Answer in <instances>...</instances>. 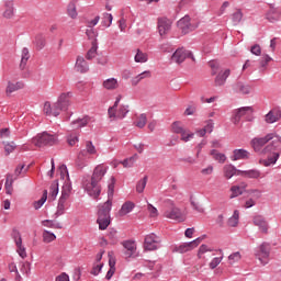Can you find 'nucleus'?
Here are the masks:
<instances>
[{"label":"nucleus","instance_id":"nucleus-1","mask_svg":"<svg viewBox=\"0 0 281 281\" xmlns=\"http://www.w3.org/2000/svg\"><path fill=\"white\" fill-rule=\"evenodd\" d=\"M108 170L109 167L104 165H98L93 170L91 181L83 182L85 190L88 192L89 196H92V199H98V196H100V193L102 192L100 182L104 178V175H106Z\"/></svg>","mask_w":281,"mask_h":281},{"label":"nucleus","instance_id":"nucleus-2","mask_svg":"<svg viewBox=\"0 0 281 281\" xmlns=\"http://www.w3.org/2000/svg\"><path fill=\"white\" fill-rule=\"evenodd\" d=\"M121 100L122 94H119L114 104L108 109V115L111 122H115L116 120H124V117H126L131 111L128 110V105H120Z\"/></svg>","mask_w":281,"mask_h":281},{"label":"nucleus","instance_id":"nucleus-3","mask_svg":"<svg viewBox=\"0 0 281 281\" xmlns=\"http://www.w3.org/2000/svg\"><path fill=\"white\" fill-rule=\"evenodd\" d=\"M111 207H113L111 202H105L99 206L97 223L101 231L106 229L111 225Z\"/></svg>","mask_w":281,"mask_h":281},{"label":"nucleus","instance_id":"nucleus-4","mask_svg":"<svg viewBox=\"0 0 281 281\" xmlns=\"http://www.w3.org/2000/svg\"><path fill=\"white\" fill-rule=\"evenodd\" d=\"M71 98H74V92L71 91L59 94L57 102L54 103L55 117H58L61 111H67L69 109L71 105Z\"/></svg>","mask_w":281,"mask_h":281},{"label":"nucleus","instance_id":"nucleus-5","mask_svg":"<svg viewBox=\"0 0 281 281\" xmlns=\"http://www.w3.org/2000/svg\"><path fill=\"white\" fill-rule=\"evenodd\" d=\"M165 218H170L171 221H178L182 223L183 221V213H181V209L175 205V201L167 199L165 200Z\"/></svg>","mask_w":281,"mask_h":281},{"label":"nucleus","instance_id":"nucleus-6","mask_svg":"<svg viewBox=\"0 0 281 281\" xmlns=\"http://www.w3.org/2000/svg\"><path fill=\"white\" fill-rule=\"evenodd\" d=\"M56 142H58V137L47 132H43L42 134H38L32 138V144L38 148H42V146H54Z\"/></svg>","mask_w":281,"mask_h":281},{"label":"nucleus","instance_id":"nucleus-7","mask_svg":"<svg viewBox=\"0 0 281 281\" xmlns=\"http://www.w3.org/2000/svg\"><path fill=\"white\" fill-rule=\"evenodd\" d=\"M161 247V237L155 235V233L145 236L144 249L146 251H156Z\"/></svg>","mask_w":281,"mask_h":281},{"label":"nucleus","instance_id":"nucleus-8","mask_svg":"<svg viewBox=\"0 0 281 281\" xmlns=\"http://www.w3.org/2000/svg\"><path fill=\"white\" fill-rule=\"evenodd\" d=\"M271 254V245H269V243H262L255 251V256L256 258H258V260H260L261 265H268L269 260H267L269 258Z\"/></svg>","mask_w":281,"mask_h":281},{"label":"nucleus","instance_id":"nucleus-9","mask_svg":"<svg viewBox=\"0 0 281 281\" xmlns=\"http://www.w3.org/2000/svg\"><path fill=\"white\" fill-rule=\"evenodd\" d=\"M186 58H191L193 63L196 60L192 52L183 47L178 48L171 56V60H173V63H177L178 65H181V63H183Z\"/></svg>","mask_w":281,"mask_h":281},{"label":"nucleus","instance_id":"nucleus-10","mask_svg":"<svg viewBox=\"0 0 281 281\" xmlns=\"http://www.w3.org/2000/svg\"><path fill=\"white\" fill-rule=\"evenodd\" d=\"M273 137H276L273 133L267 134L263 137H255L251 139L250 145L255 153H260L262 151V147L266 146V144H269Z\"/></svg>","mask_w":281,"mask_h":281},{"label":"nucleus","instance_id":"nucleus-11","mask_svg":"<svg viewBox=\"0 0 281 281\" xmlns=\"http://www.w3.org/2000/svg\"><path fill=\"white\" fill-rule=\"evenodd\" d=\"M15 247H16V252L21 258H27V252L25 251V246H23V238L21 237V232L13 229L11 234Z\"/></svg>","mask_w":281,"mask_h":281},{"label":"nucleus","instance_id":"nucleus-12","mask_svg":"<svg viewBox=\"0 0 281 281\" xmlns=\"http://www.w3.org/2000/svg\"><path fill=\"white\" fill-rule=\"evenodd\" d=\"M122 245L125 249L124 256L126 260H128V258H137V244H135L134 240H125Z\"/></svg>","mask_w":281,"mask_h":281},{"label":"nucleus","instance_id":"nucleus-13","mask_svg":"<svg viewBox=\"0 0 281 281\" xmlns=\"http://www.w3.org/2000/svg\"><path fill=\"white\" fill-rule=\"evenodd\" d=\"M248 113H254V108L243 106V108H239L237 110H234L233 111V117H232L233 124H239L240 119L245 117V115H247Z\"/></svg>","mask_w":281,"mask_h":281},{"label":"nucleus","instance_id":"nucleus-14","mask_svg":"<svg viewBox=\"0 0 281 281\" xmlns=\"http://www.w3.org/2000/svg\"><path fill=\"white\" fill-rule=\"evenodd\" d=\"M172 30V22L166 18L158 19V32L164 38Z\"/></svg>","mask_w":281,"mask_h":281},{"label":"nucleus","instance_id":"nucleus-15","mask_svg":"<svg viewBox=\"0 0 281 281\" xmlns=\"http://www.w3.org/2000/svg\"><path fill=\"white\" fill-rule=\"evenodd\" d=\"M280 119H281V110L279 108H274L270 110L265 115V122L267 124H276V122H280Z\"/></svg>","mask_w":281,"mask_h":281},{"label":"nucleus","instance_id":"nucleus-16","mask_svg":"<svg viewBox=\"0 0 281 281\" xmlns=\"http://www.w3.org/2000/svg\"><path fill=\"white\" fill-rule=\"evenodd\" d=\"M179 30L182 31V34H188V32H192L194 26L190 23V16L186 15L184 18L180 19L177 23Z\"/></svg>","mask_w":281,"mask_h":281},{"label":"nucleus","instance_id":"nucleus-17","mask_svg":"<svg viewBox=\"0 0 281 281\" xmlns=\"http://www.w3.org/2000/svg\"><path fill=\"white\" fill-rule=\"evenodd\" d=\"M252 223L254 225H256V227H259L260 232H262L263 234H267V232H269V224L267 223V220L262 217V215H256L252 218Z\"/></svg>","mask_w":281,"mask_h":281},{"label":"nucleus","instance_id":"nucleus-18","mask_svg":"<svg viewBox=\"0 0 281 281\" xmlns=\"http://www.w3.org/2000/svg\"><path fill=\"white\" fill-rule=\"evenodd\" d=\"M266 19L269 23H278L280 21V11L273 4H270V9L266 13Z\"/></svg>","mask_w":281,"mask_h":281},{"label":"nucleus","instance_id":"nucleus-19","mask_svg":"<svg viewBox=\"0 0 281 281\" xmlns=\"http://www.w3.org/2000/svg\"><path fill=\"white\" fill-rule=\"evenodd\" d=\"M75 69L79 74H87V71H89V63H87V60H85V57L77 56Z\"/></svg>","mask_w":281,"mask_h":281},{"label":"nucleus","instance_id":"nucleus-20","mask_svg":"<svg viewBox=\"0 0 281 281\" xmlns=\"http://www.w3.org/2000/svg\"><path fill=\"white\" fill-rule=\"evenodd\" d=\"M238 175L240 177H245V179H260L262 172L258 169H249V170H238Z\"/></svg>","mask_w":281,"mask_h":281},{"label":"nucleus","instance_id":"nucleus-21","mask_svg":"<svg viewBox=\"0 0 281 281\" xmlns=\"http://www.w3.org/2000/svg\"><path fill=\"white\" fill-rule=\"evenodd\" d=\"M249 151L246 149H235L231 159L232 161H240L243 159H249Z\"/></svg>","mask_w":281,"mask_h":281},{"label":"nucleus","instance_id":"nucleus-22","mask_svg":"<svg viewBox=\"0 0 281 281\" xmlns=\"http://www.w3.org/2000/svg\"><path fill=\"white\" fill-rule=\"evenodd\" d=\"M67 201H69V198L65 195H60L57 204V211L55 213V216H63L65 214V210L67 207Z\"/></svg>","mask_w":281,"mask_h":281},{"label":"nucleus","instance_id":"nucleus-23","mask_svg":"<svg viewBox=\"0 0 281 281\" xmlns=\"http://www.w3.org/2000/svg\"><path fill=\"white\" fill-rule=\"evenodd\" d=\"M229 74H232L229 69H226L224 72H220L215 77L216 87H223V85H225V82L227 81V78H229Z\"/></svg>","mask_w":281,"mask_h":281},{"label":"nucleus","instance_id":"nucleus-24","mask_svg":"<svg viewBox=\"0 0 281 281\" xmlns=\"http://www.w3.org/2000/svg\"><path fill=\"white\" fill-rule=\"evenodd\" d=\"M235 91H238V93H241L243 95H249L251 93V86L238 81L235 85Z\"/></svg>","mask_w":281,"mask_h":281},{"label":"nucleus","instance_id":"nucleus-25","mask_svg":"<svg viewBox=\"0 0 281 281\" xmlns=\"http://www.w3.org/2000/svg\"><path fill=\"white\" fill-rule=\"evenodd\" d=\"M115 192V177L111 178V183L108 186V200L105 203H110L113 206V194Z\"/></svg>","mask_w":281,"mask_h":281},{"label":"nucleus","instance_id":"nucleus-26","mask_svg":"<svg viewBox=\"0 0 281 281\" xmlns=\"http://www.w3.org/2000/svg\"><path fill=\"white\" fill-rule=\"evenodd\" d=\"M85 157H87V151L81 150L76 159V166L79 170L87 168V159H85Z\"/></svg>","mask_w":281,"mask_h":281},{"label":"nucleus","instance_id":"nucleus-27","mask_svg":"<svg viewBox=\"0 0 281 281\" xmlns=\"http://www.w3.org/2000/svg\"><path fill=\"white\" fill-rule=\"evenodd\" d=\"M98 56V40H93L91 44V48L87 52L86 58L87 60H93Z\"/></svg>","mask_w":281,"mask_h":281},{"label":"nucleus","instance_id":"nucleus-28","mask_svg":"<svg viewBox=\"0 0 281 281\" xmlns=\"http://www.w3.org/2000/svg\"><path fill=\"white\" fill-rule=\"evenodd\" d=\"M135 209V203L133 202H125L121 210L119 211V216H126V214H131Z\"/></svg>","mask_w":281,"mask_h":281},{"label":"nucleus","instance_id":"nucleus-29","mask_svg":"<svg viewBox=\"0 0 281 281\" xmlns=\"http://www.w3.org/2000/svg\"><path fill=\"white\" fill-rule=\"evenodd\" d=\"M278 159H280V153H273V156H269L268 159L260 160V164L266 168H269V166H274V164L278 162Z\"/></svg>","mask_w":281,"mask_h":281},{"label":"nucleus","instance_id":"nucleus-30","mask_svg":"<svg viewBox=\"0 0 281 281\" xmlns=\"http://www.w3.org/2000/svg\"><path fill=\"white\" fill-rule=\"evenodd\" d=\"M103 87L108 91H113V90L117 89V87H120V83L117 82V79L109 78L103 81Z\"/></svg>","mask_w":281,"mask_h":281},{"label":"nucleus","instance_id":"nucleus-31","mask_svg":"<svg viewBox=\"0 0 281 281\" xmlns=\"http://www.w3.org/2000/svg\"><path fill=\"white\" fill-rule=\"evenodd\" d=\"M238 175V169L234 165H225L224 166V177L226 179H232V177Z\"/></svg>","mask_w":281,"mask_h":281},{"label":"nucleus","instance_id":"nucleus-32","mask_svg":"<svg viewBox=\"0 0 281 281\" xmlns=\"http://www.w3.org/2000/svg\"><path fill=\"white\" fill-rule=\"evenodd\" d=\"M30 49L27 47L22 48L20 69H25V66L27 65V60H30Z\"/></svg>","mask_w":281,"mask_h":281},{"label":"nucleus","instance_id":"nucleus-33","mask_svg":"<svg viewBox=\"0 0 281 281\" xmlns=\"http://www.w3.org/2000/svg\"><path fill=\"white\" fill-rule=\"evenodd\" d=\"M19 89H23V82L18 81L15 83L9 81L7 86V95H11V93H14V91H19Z\"/></svg>","mask_w":281,"mask_h":281},{"label":"nucleus","instance_id":"nucleus-34","mask_svg":"<svg viewBox=\"0 0 281 281\" xmlns=\"http://www.w3.org/2000/svg\"><path fill=\"white\" fill-rule=\"evenodd\" d=\"M151 74L149 70H145L132 79L133 87H137L142 80L150 78Z\"/></svg>","mask_w":281,"mask_h":281},{"label":"nucleus","instance_id":"nucleus-35","mask_svg":"<svg viewBox=\"0 0 281 281\" xmlns=\"http://www.w3.org/2000/svg\"><path fill=\"white\" fill-rule=\"evenodd\" d=\"M271 60H273L271 56H269L268 54L263 55L262 58L259 60V71H267V67L269 63H271Z\"/></svg>","mask_w":281,"mask_h":281},{"label":"nucleus","instance_id":"nucleus-36","mask_svg":"<svg viewBox=\"0 0 281 281\" xmlns=\"http://www.w3.org/2000/svg\"><path fill=\"white\" fill-rule=\"evenodd\" d=\"M56 196H58V180L52 182L48 199L49 201H56Z\"/></svg>","mask_w":281,"mask_h":281},{"label":"nucleus","instance_id":"nucleus-37","mask_svg":"<svg viewBox=\"0 0 281 281\" xmlns=\"http://www.w3.org/2000/svg\"><path fill=\"white\" fill-rule=\"evenodd\" d=\"M211 155L215 161H218V164H225V161H227V156H225L223 153H218L216 149H212Z\"/></svg>","mask_w":281,"mask_h":281},{"label":"nucleus","instance_id":"nucleus-38","mask_svg":"<svg viewBox=\"0 0 281 281\" xmlns=\"http://www.w3.org/2000/svg\"><path fill=\"white\" fill-rule=\"evenodd\" d=\"M240 218V213L238 210H235L233 216L228 218L227 225L228 227H236L238 225V221Z\"/></svg>","mask_w":281,"mask_h":281},{"label":"nucleus","instance_id":"nucleus-39","mask_svg":"<svg viewBox=\"0 0 281 281\" xmlns=\"http://www.w3.org/2000/svg\"><path fill=\"white\" fill-rule=\"evenodd\" d=\"M139 156H137V154H134L133 156H131L130 158L124 159L123 161H121L122 166H124L125 168H133V166H135V162L137 161Z\"/></svg>","mask_w":281,"mask_h":281},{"label":"nucleus","instance_id":"nucleus-40","mask_svg":"<svg viewBox=\"0 0 281 281\" xmlns=\"http://www.w3.org/2000/svg\"><path fill=\"white\" fill-rule=\"evenodd\" d=\"M135 63H148V54L142 52V49L136 50V55L134 57Z\"/></svg>","mask_w":281,"mask_h":281},{"label":"nucleus","instance_id":"nucleus-41","mask_svg":"<svg viewBox=\"0 0 281 281\" xmlns=\"http://www.w3.org/2000/svg\"><path fill=\"white\" fill-rule=\"evenodd\" d=\"M277 148H278V145H276V140H272L263 149H261V154L262 155H273V153H276Z\"/></svg>","mask_w":281,"mask_h":281},{"label":"nucleus","instance_id":"nucleus-42","mask_svg":"<svg viewBox=\"0 0 281 281\" xmlns=\"http://www.w3.org/2000/svg\"><path fill=\"white\" fill-rule=\"evenodd\" d=\"M4 19H12L14 16V3L8 2L3 12Z\"/></svg>","mask_w":281,"mask_h":281},{"label":"nucleus","instance_id":"nucleus-43","mask_svg":"<svg viewBox=\"0 0 281 281\" xmlns=\"http://www.w3.org/2000/svg\"><path fill=\"white\" fill-rule=\"evenodd\" d=\"M42 225L44 227H50L52 229H63V224H60L58 222L55 223L52 220H44V221H42Z\"/></svg>","mask_w":281,"mask_h":281},{"label":"nucleus","instance_id":"nucleus-44","mask_svg":"<svg viewBox=\"0 0 281 281\" xmlns=\"http://www.w3.org/2000/svg\"><path fill=\"white\" fill-rule=\"evenodd\" d=\"M46 43L47 42H46L45 37L43 36V34H38L35 36L34 44L37 49H40V50L43 49L45 47Z\"/></svg>","mask_w":281,"mask_h":281},{"label":"nucleus","instance_id":"nucleus-45","mask_svg":"<svg viewBox=\"0 0 281 281\" xmlns=\"http://www.w3.org/2000/svg\"><path fill=\"white\" fill-rule=\"evenodd\" d=\"M184 130L186 127H183V123H181L180 121H175L171 124V131L172 133H176V135H180V133H183Z\"/></svg>","mask_w":281,"mask_h":281},{"label":"nucleus","instance_id":"nucleus-46","mask_svg":"<svg viewBox=\"0 0 281 281\" xmlns=\"http://www.w3.org/2000/svg\"><path fill=\"white\" fill-rule=\"evenodd\" d=\"M147 123L148 116H146V113H143L137 117L135 126H137V128H144V126H146Z\"/></svg>","mask_w":281,"mask_h":281},{"label":"nucleus","instance_id":"nucleus-47","mask_svg":"<svg viewBox=\"0 0 281 281\" xmlns=\"http://www.w3.org/2000/svg\"><path fill=\"white\" fill-rule=\"evenodd\" d=\"M233 25H239L243 21V10L237 9L236 12L232 14Z\"/></svg>","mask_w":281,"mask_h":281},{"label":"nucleus","instance_id":"nucleus-48","mask_svg":"<svg viewBox=\"0 0 281 281\" xmlns=\"http://www.w3.org/2000/svg\"><path fill=\"white\" fill-rule=\"evenodd\" d=\"M231 192V199H236V196H240L245 192V187L233 186Z\"/></svg>","mask_w":281,"mask_h":281},{"label":"nucleus","instance_id":"nucleus-49","mask_svg":"<svg viewBox=\"0 0 281 281\" xmlns=\"http://www.w3.org/2000/svg\"><path fill=\"white\" fill-rule=\"evenodd\" d=\"M87 124H89V116L72 121L74 128H83V126H86Z\"/></svg>","mask_w":281,"mask_h":281},{"label":"nucleus","instance_id":"nucleus-50","mask_svg":"<svg viewBox=\"0 0 281 281\" xmlns=\"http://www.w3.org/2000/svg\"><path fill=\"white\" fill-rule=\"evenodd\" d=\"M68 16L70 19H76L78 16V11L76 10V2L70 1L67 8Z\"/></svg>","mask_w":281,"mask_h":281},{"label":"nucleus","instance_id":"nucleus-51","mask_svg":"<svg viewBox=\"0 0 281 281\" xmlns=\"http://www.w3.org/2000/svg\"><path fill=\"white\" fill-rule=\"evenodd\" d=\"M47 201V190H44L42 198L38 201H35L33 203V206L35 210H41L43 205H45V202Z\"/></svg>","mask_w":281,"mask_h":281},{"label":"nucleus","instance_id":"nucleus-52","mask_svg":"<svg viewBox=\"0 0 281 281\" xmlns=\"http://www.w3.org/2000/svg\"><path fill=\"white\" fill-rule=\"evenodd\" d=\"M71 182L67 181L64 183L63 188H61V196H66L69 199V196H71Z\"/></svg>","mask_w":281,"mask_h":281},{"label":"nucleus","instance_id":"nucleus-53","mask_svg":"<svg viewBox=\"0 0 281 281\" xmlns=\"http://www.w3.org/2000/svg\"><path fill=\"white\" fill-rule=\"evenodd\" d=\"M146 183H148V176H145L142 180H139L136 184V192L142 194L144 190H146Z\"/></svg>","mask_w":281,"mask_h":281},{"label":"nucleus","instance_id":"nucleus-54","mask_svg":"<svg viewBox=\"0 0 281 281\" xmlns=\"http://www.w3.org/2000/svg\"><path fill=\"white\" fill-rule=\"evenodd\" d=\"M83 150L86 151V157L87 155H95L98 153V150H95V146L91 140L86 142V149Z\"/></svg>","mask_w":281,"mask_h":281},{"label":"nucleus","instance_id":"nucleus-55","mask_svg":"<svg viewBox=\"0 0 281 281\" xmlns=\"http://www.w3.org/2000/svg\"><path fill=\"white\" fill-rule=\"evenodd\" d=\"M111 23H113V14L103 13V20H102L103 27H111Z\"/></svg>","mask_w":281,"mask_h":281},{"label":"nucleus","instance_id":"nucleus-56","mask_svg":"<svg viewBox=\"0 0 281 281\" xmlns=\"http://www.w3.org/2000/svg\"><path fill=\"white\" fill-rule=\"evenodd\" d=\"M176 251H178V254H186L188 251H192V246L189 243H184V244H181L179 247L176 248Z\"/></svg>","mask_w":281,"mask_h":281},{"label":"nucleus","instance_id":"nucleus-57","mask_svg":"<svg viewBox=\"0 0 281 281\" xmlns=\"http://www.w3.org/2000/svg\"><path fill=\"white\" fill-rule=\"evenodd\" d=\"M56 239V235L49 231H44L43 232V240L44 243H54Z\"/></svg>","mask_w":281,"mask_h":281},{"label":"nucleus","instance_id":"nucleus-58","mask_svg":"<svg viewBox=\"0 0 281 281\" xmlns=\"http://www.w3.org/2000/svg\"><path fill=\"white\" fill-rule=\"evenodd\" d=\"M55 109H54V104L52 106V103L49 101H46L44 103V113L45 115H54V117H56V114L54 113Z\"/></svg>","mask_w":281,"mask_h":281},{"label":"nucleus","instance_id":"nucleus-59","mask_svg":"<svg viewBox=\"0 0 281 281\" xmlns=\"http://www.w3.org/2000/svg\"><path fill=\"white\" fill-rule=\"evenodd\" d=\"M180 135H181L182 142H190L194 137V133H192L186 128L182 130V133H180Z\"/></svg>","mask_w":281,"mask_h":281},{"label":"nucleus","instance_id":"nucleus-60","mask_svg":"<svg viewBox=\"0 0 281 281\" xmlns=\"http://www.w3.org/2000/svg\"><path fill=\"white\" fill-rule=\"evenodd\" d=\"M12 183H14V178H12V176H8L4 184L7 194H12Z\"/></svg>","mask_w":281,"mask_h":281},{"label":"nucleus","instance_id":"nucleus-61","mask_svg":"<svg viewBox=\"0 0 281 281\" xmlns=\"http://www.w3.org/2000/svg\"><path fill=\"white\" fill-rule=\"evenodd\" d=\"M190 204H191V207L195 210V212H200V213L203 212V206H201V203L196 202V200H194L193 196L190 198Z\"/></svg>","mask_w":281,"mask_h":281},{"label":"nucleus","instance_id":"nucleus-62","mask_svg":"<svg viewBox=\"0 0 281 281\" xmlns=\"http://www.w3.org/2000/svg\"><path fill=\"white\" fill-rule=\"evenodd\" d=\"M102 267H104V263H93L92 270L90 271L91 276H100Z\"/></svg>","mask_w":281,"mask_h":281},{"label":"nucleus","instance_id":"nucleus-63","mask_svg":"<svg viewBox=\"0 0 281 281\" xmlns=\"http://www.w3.org/2000/svg\"><path fill=\"white\" fill-rule=\"evenodd\" d=\"M67 142L69 144V146H76V144H78L79 139H78V134H70L67 136Z\"/></svg>","mask_w":281,"mask_h":281},{"label":"nucleus","instance_id":"nucleus-64","mask_svg":"<svg viewBox=\"0 0 281 281\" xmlns=\"http://www.w3.org/2000/svg\"><path fill=\"white\" fill-rule=\"evenodd\" d=\"M108 238L111 239V245H116V243H117V231L111 229L108 234Z\"/></svg>","mask_w":281,"mask_h":281}]
</instances>
